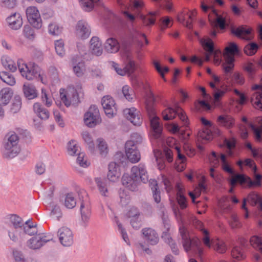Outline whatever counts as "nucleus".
I'll list each match as a JSON object with an SVG mask.
<instances>
[{
    "mask_svg": "<svg viewBox=\"0 0 262 262\" xmlns=\"http://www.w3.org/2000/svg\"><path fill=\"white\" fill-rule=\"evenodd\" d=\"M1 61L3 66L6 69L13 72L16 71L17 66L21 76L28 80L36 79L44 84L47 82L43 71L34 63L29 62L27 64L22 60H18L16 65L15 62L7 56H3Z\"/></svg>",
    "mask_w": 262,
    "mask_h": 262,
    "instance_id": "nucleus-1",
    "label": "nucleus"
},
{
    "mask_svg": "<svg viewBox=\"0 0 262 262\" xmlns=\"http://www.w3.org/2000/svg\"><path fill=\"white\" fill-rule=\"evenodd\" d=\"M179 232L185 251L189 254L197 255L201 257L204 254V249L202 246L200 240L196 237H191L187 230L183 226L180 227Z\"/></svg>",
    "mask_w": 262,
    "mask_h": 262,
    "instance_id": "nucleus-2",
    "label": "nucleus"
},
{
    "mask_svg": "<svg viewBox=\"0 0 262 262\" xmlns=\"http://www.w3.org/2000/svg\"><path fill=\"white\" fill-rule=\"evenodd\" d=\"M23 226L21 218L16 214H9L5 218L4 229L8 232L10 238L14 242L20 236Z\"/></svg>",
    "mask_w": 262,
    "mask_h": 262,
    "instance_id": "nucleus-3",
    "label": "nucleus"
},
{
    "mask_svg": "<svg viewBox=\"0 0 262 262\" xmlns=\"http://www.w3.org/2000/svg\"><path fill=\"white\" fill-rule=\"evenodd\" d=\"M147 97L146 110L149 115L151 116H153L150 119V126L152 130V134L155 139H158L160 137L162 127L160 124L159 118L154 116L155 111L154 107V103L156 99L154 93L150 90H149L147 95Z\"/></svg>",
    "mask_w": 262,
    "mask_h": 262,
    "instance_id": "nucleus-4",
    "label": "nucleus"
},
{
    "mask_svg": "<svg viewBox=\"0 0 262 262\" xmlns=\"http://www.w3.org/2000/svg\"><path fill=\"white\" fill-rule=\"evenodd\" d=\"M238 52L237 46L234 42H230L225 49L223 53L225 61L222 64V68L225 74V79H228V75L231 74L233 71L234 55Z\"/></svg>",
    "mask_w": 262,
    "mask_h": 262,
    "instance_id": "nucleus-5",
    "label": "nucleus"
},
{
    "mask_svg": "<svg viewBox=\"0 0 262 262\" xmlns=\"http://www.w3.org/2000/svg\"><path fill=\"white\" fill-rule=\"evenodd\" d=\"M18 143L19 138L15 133L10 132L7 134L4 144V156L6 158H13L19 153L20 147Z\"/></svg>",
    "mask_w": 262,
    "mask_h": 262,
    "instance_id": "nucleus-6",
    "label": "nucleus"
},
{
    "mask_svg": "<svg viewBox=\"0 0 262 262\" xmlns=\"http://www.w3.org/2000/svg\"><path fill=\"white\" fill-rule=\"evenodd\" d=\"M162 115L163 120L166 121L172 120L178 115L184 126H187L189 124L187 116L181 107L178 106V104L174 105V107H168L165 108L162 112Z\"/></svg>",
    "mask_w": 262,
    "mask_h": 262,
    "instance_id": "nucleus-7",
    "label": "nucleus"
},
{
    "mask_svg": "<svg viewBox=\"0 0 262 262\" xmlns=\"http://www.w3.org/2000/svg\"><path fill=\"white\" fill-rule=\"evenodd\" d=\"M52 239V235L50 234L39 233L29 239L27 242L26 245L31 249L36 250L40 249Z\"/></svg>",
    "mask_w": 262,
    "mask_h": 262,
    "instance_id": "nucleus-8",
    "label": "nucleus"
},
{
    "mask_svg": "<svg viewBox=\"0 0 262 262\" xmlns=\"http://www.w3.org/2000/svg\"><path fill=\"white\" fill-rule=\"evenodd\" d=\"M84 122L85 124L90 127H93L101 122V118L99 111L96 105H91L84 116Z\"/></svg>",
    "mask_w": 262,
    "mask_h": 262,
    "instance_id": "nucleus-9",
    "label": "nucleus"
},
{
    "mask_svg": "<svg viewBox=\"0 0 262 262\" xmlns=\"http://www.w3.org/2000/svg\"><path fill=\"white\" fill-rule=\"evenodd\" d=\"M60 97L64 105L69 106L72 102L78 100L77 90H75L73 86H69L66 89H61Z\"/></svg>",
    "mask_w": 262,
    "mask_h": 262,
    "instance_id": "nucleus-10",
    "label": "nucleus"
},
{
    "mask_svg": "<svg viewBox=\"0 0 262 262\" xmlns=\"http://www.w3.org/2000/svg\"><path fill=\"white\" fill-rule=\"evenodd\" d=\"M131 175L135 181L139 183L142 182L146 183L148 181V175L144 164L140 163L137 165L132 167L130 170Z\"/></svg>",
    "mask_w": 262,
    "mask_h": 262,
    "instance_id": "nucleus-11",
    "label": "nucleus"
},
{
    "mask_svg": "<svg viewBox=\"0 0 262 262\" xmlns=\"http://www.w3.org/2000/svg\"><path fill=\"white\" fill-rule=\"evenodd\" d=\"M26 15L29 23L34 28L39 29L42 26V21L38 10L34 6L27 8Z\"/></svg>",
    "mask_w": 262,
    "mask_h": 262,
    "instance_id": "nucleus-12",
    "label": "nucleus"
},
{
    "mask_svg": "<svg viewBox=\"0 0 262 262\" xmlns=\"http://www.w3.org/2000/svg\"><path fill=\"white\" fill-rule=\"evenodd\" d=\"M124 116L134 125L139 126L142 123L140 112L135 107L126 108L123 111Z\"/></svg>",
    "mask_w": 262,
    "mask_h": 262,
    "instance_id": "nucleus-13",
    "label": "nucleus"
},
{
    "mask_svg": "<svg viewBox=\"0 0 262 262\" xmlns=\"http://www.w3.org/2000/svg\"><path fill=\"white\" fill-rule=\"evenodd\" d=\"M58 236L60 243L66 247L70 246L74 241V235L72 230L66 227H62L58 231Z\"/></svg>",
    "mask_w": 262,
    "mask_h": 262,
    "instance_id": "nucleus-14",
    "label": "nucleus"
},
{
    "mask_svg": "<svg viewBox=\"0 0 262 262\" xmlns=\"http://www.w3.org/2000/svg\"><path fill=\"white\" fill-rule=\"evenodd\" d=\"M196 10L192 11L184 10L178 15V20L185 25L187 28L190 29L192 27V21L196 15Z\"/></svg>",
    "mask_w": 262,
    "mask_h": 262,
    "instance_id": "nucleus-15",
    "label": "nucleus"
},
{
    "mask_svg": "<svg viewBox=\"0 0 262 262\" xmlns=\"http://www.w3.org/2000/svg\"><path fill=\"white\" fill-rule=\"evenodd\" d=\"M101 103L105 114L108 117H112L116 114L115 103L112 97L109 96H104Z\"/></svg>",
    "mask_w": 262,
    "mask_h": 262,
    "instance_id": "nucleus-16",
    "label": "nucleus"
},
{
    "mask_svg": "<svg viewBox=\"0 0 262 262\" xmlns=\"http://www.w3.org/2000/svg\"><path fill=\"white\" fill-rule=\"evenodd\" d=\"M133 141H127L125 144V152L126 156L132 163H137L140 160L141 156L136 147H133Z\"/></svg>",
    "mask_w": 262,
    "mask_h": 262,
    "instance_id": "nucleus-17",
    "label": "nucleus"
},
{
    "mask_svg": "<svg viewBox=\"0 0 262 262\" xmlns=\"http://www.w3.org/2000/svg\"><path fill=\"white\" fill-rule=\"evenodd\" d=\"M142 237L148 244L156 245L159 241L158 234L155 230L150 228H145L142 230Z\"/></svg>",
    "mask_w": 262,
    "mask_h": 262,
    "instance_id": "nucleus-18",
    "label": "nucleus"
},
{
    "mask_svg": "<svg viewBox=\"0 0 262 262\" xmlns=\"http://www.w3.org/2000/svg\"><path fill=\"white\" fill-rule=\"evenodd\" d=\"M253 90H258L254 93L251 98V102L254 107L262 111V78L260 85H255L252 87Z\"/></svg>",
    "mask_w": 262,
    "mask_h": 262,
    "instance_id": "nucleus-19",
    "label": "nucleus"
},
{
    "mask_svg": "<svg viewBox=\"0 0 262 262\" xmlns=\"http://www.w3.org/2000/svg\"><path fill=\"white\" fill-rule=\"evenodd\" d=\"M75 34L77 37L81 39L88 38L91 34V30L88 23L82 20L79 21L76 27Z\"/></svg>",
    "mask_w": 262,
    "mask_h": 262,
    "instance_id": "nucleus-20",
    "label": "nucleus"
},
{
    "mask_svg": "<svg viewBox=\"0 0 262 262\" xmlns=\"http://www.w3.org/2000/svg\"><path fill=\"white\" fill-rule=\"evenodd\" d=\"M8 26L13 30H18L21 28L23 21L21 15L19 13H14L6 18Z\"/></svg>",
    "mask_w": 262,
    "mask_h": 262,
    "instance_id": "nucleus-21",
    "label": "nucleus"
},
{
    "mask_svg": "<svg viewBox=\"0 0 262 262\" xmlns=\"http://www.w3.org/2000/svg\"><path fill=\"white\" fill-rule=\"evenodd\" d=\"M232 32L238 37L247 40H251L253 37L251 28L247 26H239L232 29Z\"/></svg>",
    "mask_w": 262,
    "mask_h": 262,
    "instance_id": "nucleus-22",
    "label": "nucleus"
},
{
    "mask_svg": "<svg viewBox=\"0 0 262 262\" xmlns=\"http://www.w3.org/2000/svg\"><path fill=\"white\" fill-rule=\"evenodd\" d=\"M121 173L119 165L115 162H111L108 165V171L107 174L108 180L113 182L119 180Z\"/></svg>",
    "mask_w": 262,
    "mask_h": 262,
    "instance_id": "nucleus-23",
    "label": "nucleus"
},
{
    "mask_svg": "<svg viewBox=\"0 0 262 262\" xmlns=\"http://www.w3.org/2000/svg\"><path fill=\"white\" fill-rule=\"evenodd\" d=\"M164 226L167 231L163 232L162 235V238L165 241V243H167L171 247L172 251L176 254L178 253V249L177 248L176 244L173 241L171 238L169 233L168 232V230L169 229L170 225L167 221L165 220L163 222Z\"/></svg>",
    "mask_w": 262,
    "mask_h": 262,
    "instance_id": "nucleus-24",
    "label": "nucleus"
},
{
    "mask_svg": "<svg viewBox=\"0 0 262 262\" xmlns=\"http://www.w3.org/2000/svg\"><path fill=\"white\" fill-rule=\"evenodd\" d=\"M122 183L123 185L133 191L137 190L139 184L137 181H135V179L131 174L129 176L127 173L123 175Z\"/></svg>",
    "mask_w": 262,
    "mask_h": 262,
    "instance_id": "nucleus-25",
    "label": "nucleus"
},
{
    "mask_svg": "<svg viewBox=\"0 0 262 262\" xmlns=\"http://www.w3.org/2000/svg\"><path fill=\"white\" fill-rule=\"evenodd\" d=\"M80 214L82 222L86 224L91 216V207L88 202H82L80 205Z\"/></svg>",
    "mask_w": 262,
    "mask_h": 262,
    "instance_id": "nucleus-26",
    "label": "nucleus"
},
{
    "mask_svg": "<svg viewBox=\"0 0 262 262\" xmlns=\"http://www.w3.org/2000/svg\"><path fill=\"white\" fill-rule=\"evenodd\" d=\"M90 49L93 54L100 56L102 54L103 50L102 43L97 37H93L90 41Z\"/></svg>",
    "mask_w": 262,
    "mask_h": 262,
    "instance_id": "nucleus-27",
    "label": "nucleus"
},
{
    "mask_svg": "<svg viewBox=\"0 0 262 262\" xmlns=\"http://www.w3.org/2000/svg\"><path fill=\"white\" fill-rule=\"evenodd\" d=\"M217 124L227 128H230L234 125V119L232 117L228 115L219 116L216 120Z\"/></svg>",
    "mask_w": 262,
    "mask_h": 262,
    "instance_id": "nucleus-28",
    "label": "nucleus"
},
{
    "mask_svg": "<svg viewBox=\"0 0 262 262\" xmlns=\"http://www.w3.org/2000/svg\"><path fill=\"white\" fill-rule=\"evenodd\" d=\"M125 55L126 58V63L124 67V70L126 75L130 76L134 73L137 69L136 63L133 60L132 55L129 52L126 53Z\"/></svg>",
    "mask_w": 262,
    "mask_h": 262,
    "instance_id": "nucleus-29",
    "label": "nucleus"
},
{
    "mask_svg": "<svg viewBox=\"0 0 262 262\" xmlns=\"http://www.w3.org/2000/svg\"><path fill=\"white\" fill-rule=\"evenodd\" d=\"M104 48L106 51L110 53H117L119 49L120 45L118 40L115 38H108L104 45Z\"/></svg>",
    "mask_w": 262,
    "mask_h": 262,
    "instance_id": "nucleus-30",
    "label": "nucleus"
},
{
    "mask_svg": "<svg viewBox=\"0 0 262 262\" xmlns=\"http://www.w3.org/2000/svg\"><path fill=\"white\" fill-rule=\"evenodd\" d=\"M174 149L177 155L176 163L180 162V164L176 166V169L178 171H183L186 167L185 162L186 161V158L184 155L182 154L181 148L178 145H176L174 146Z\"/></svg>",
    "mask_w": 262,
    "mask_h": 262,
    "instance_id": "nucleus-31",
    "label": "nucleus"
},
{
    "mask_svg": "<svg viewBox=\"0 0 262 262\" xmlns=\"http://www.w3.org/2000/svg\"><path fill=\"white\" fill-rule=\"evenodd\" d=\"M23 90L25 96L29 100L33 99L38 96L35 87L31 84L25 83L23 85Z\"/></svg>",
    "mask_w": 262,
    "mask_h": 262,
    "instance_id": "nucleus-32",
    "label": "nucleus"
},
{
    "mask_svg": "<svg viewBox=\"0 0 262 262\" xmlns=\"http://www.w3.org/2000/svg\"><path fill=\"white\" fill-rule=\"evenodd\" d=\"M34 112L41 119L46 120L49 118L50 113L49 111L44 108L40 103H35L33 106Z\"/></svg>",
    "mask_w": 262,
    "mask_h": 262,
    "instance_id": "nucleus-33",
    "label": "nucleus"
},
{
    "mask_svg": "<svg viewBox=\"0 0 262 262\" xmlns=\"http://www.w3.org/2000/svg\"><path fill=\"white\" fill-rule=\"evenodd\" d=\"M13 95L12 90L9 88L2 89L0 91V103L6 105L9 103Z\"/></svg>",
    "mask_w": 262,
    "mask_h": 262,
    "instance_id": "nucleus-34",
    "label": "nucleus"
},
{
    "mask_svg": "<svg viewBox=\"0 0 262 262\" xmlns=\"http://www.w3.org/2000/svg\"><path fill=\"white\" fill-rule=\"evenodd\" d=\"M138 211L136 208H133L128 212V215L129 217H132L130 221V223L133 227L135 229H139L141 224L140 221L138 220Z\"/></svg>",
    "mask_w": 262,
    "mask_h": 262,
    "instance_id": "nucleus-35",
    "label": "nucleus"
},
{
    "mask_svg": "<svg viewBox=\"0 0 262 262\" xmlns=\"http://www.w3.org/2000/svg\"><path fill=\"white\" fill-rule=\"evenodd\" d=\"M95 182L100 193L102 196H108L109 192L107 187L106 181L100 178H96L95 179Z\"/></svg>",
    "mask_w": 262,
    "mask_h": 262,
    "instance_id": "nucleus-36",
    "label": "nucleus"
},
{
    "mask_svg": "<svg viewBox=\"0 0 262 262\" xmlns=\"http://www.w3.org/2000/svg\"><path fill=\"white\" fill-rule=\"evenodd\" d=\"M99 0H79L80 6L85 11H92Z\"/></svg>",
    "mask_w": 262,
    "mask_h": 262,
    "instance_id": "nucleus-37",
    "label": "nucleus"
},
{
    "mask_svg": "<svg viewBox=\"0 0 262 262\" xmlns=\"http://www.w3.org/2000/svg\"><path fill=\"white\" fill-rule=\"evenodd\" d=\"M156 12H149L147 15H141L140 18L145 26L154 25L156 21Z\"/></svg>",
    "mask_w": 262,
    "mask_h": 262,
    "instance_id": "nucleus-38",
    "label": "nucleus"
},
{
    "mask_svg": "<svg viewBox=\"0 0 262 262\" xmlns=\"http://www.w3.org/2000/svg\"><path fill=\"white\" fill-rule=\"evenodd\" d=\"M143 40L145 41V45H147L148 44V41L144 34L139 32H136L133 36V41L136 43L140 48L144 46L142 42Z\"/></svg>",
    "mask_w": 262,
    "mask_h": 262,
    "instance_id": "nucleus-39",
    "label": "nucleus"
},
{
    "mask_svg": "<svg viewBox=\"0 0 262 262\" xmlns=\"http://www.w3.org/2000/svg\"><path fill=\"white\" fill-rule=\"evenodd\" d=\"M219 206L224 212H229L231 208L229 197L223 196L219 201Z\"/></svg>",
    "mask_w": 262,
    "mask_h": 262,
    "instance_id": "nucleus-40",
    "label": "nucleus"
},
{
    "mask_svg": "<svg viewBox=\"0 0 262 262\" xmlns=\"http://www.w3.org/2000/svg\"><path fill=\"white\" fill-rule=\"evenodd\" d=\"M257 122L258 126L252 125V128L253 130L255 139L258 141H260L262 135V117H258L257 119Z\"/></svg>",
    "mask_w": 262,
    "mask_h": 262,
    "instance_id": "nucleus-41",
    "label": "nucleus"
},
{
    "mask_svg": "<svg viewBox=\"0 0 262 262\" xmlns=\"http://www.w3.org/2000/svg\"><path fill=\"white\" fill-rule=\"evenodd\" d=\"M228 223L232 229H238L242 227L243 224L235 214H232L228 220Z\"/></svg>",
    "mask_w": 262,
    "mask_h": 262,
    "instance_id": "nucleus-42",
    "label": "nucleus"
},
{
    "mask_svg": "<svg viewBox=\"0 0 262 262\" xmlns=\"http://www.w3.org/2000/svg\"><path fill=\"white\" fill-rule=\"evenodd\" d=\"M212 129L208 128H203L198 132V138L206 141L211 140L213 138Z\"/></svg>",
    "mask_w": 262,
    "mask_h": 262,
    "instance_id": "nucleus-43",
    "label": "nucleus"
},
{
    "mask_svg": "<svg viewBox=\"0 0 262 262\" xmlns=\"http://www.w3.org/2000/svg\"><path fill=\"white\" fill-rule=\"evenodd\" d=\"M37 232L36 225H33L30 220L26 221V225L23 226L22 232L27 234L29 235H32L36 234Z\"/></svg>",
    "mask_w": 262,
    "mask_h": 262,
    "instance_id": "nucleus-44",
    "label": "nucleus"
},
{
    "mask_svg": "<svg viewBox=\"0 0 262 262\" xmlns=\"http://www.w3.org/2000/svg\"><path fill=\"white\" fill-rule=\"evenodd\" d=\"M0 78L2 81L10 85H14L16 83L14 76L6 72H0Z\"/></svg>",
    "mask_w": 262,
    "mask_h": 262,
    "instance_id": "nucleus-45",
    "label": "nucleus"
},
{
    "mask_svg": "<svg viewBox=\"0 0 262 262\" xmlns=\"http://www.w3.org/2000/svg\"><path fill=\"white\" fill-rule=\"evenodd\" d=\"M220 159L223 170L229 174H233L234 171L227 160L226 156L224 154H221Z\"/></svg>",
    "mask_w": 262,
    "mask_h": 262,
    "instance_id": "nucleus-46",
    "label": "nucleus"
},
{
    "mask_svg": "<svg viewBox=\"0 0 262 262\" xmlns=\"http://www.w3.org/2000/svg\"><path fill=\"white\" fill-rule=\"evenodd\" d=\"M252 205H258L259 209L262 211V198L257 194H250L247 198Z\"/></svg>",
    "mask_w": 262,
    "mask_h": 262,
    "instance_id": "nucleus-47",
    "label": "nucleus"
},
{
    "mask_svg": "<svg viewBox=\"0 0 262 262\" xmlns=\"http://www.w3.org/2000/svg\"><path fill=\"white\" fill-rule=\"evenodd\" d=\"M79 147L76 141L72 140L70 141L67 145V151L71 156L75 155L78 151Z\"/></svg>",
    "mask_w": 262,
    "mask_h": 262,
    "instance_id": "nucleus-48",
    "label": "nucleus"
},
{
    "mask_svg": "<svg viewBox=\"0 0 262 262\" xmlns=\"http://www.w3.org/2000/svg\"><path fill=\"white\" fill-rule=\"evenodd\" d=\"M97 143L100 154L102 156H105L108 151L107 144L105 141L103 139L100 138L97 140Z\"/></svg>",
    "mask_w": 262,
    "mask_h": 262,
    "instance_id": "nucleus-49",
    "label": "nucleus"
},
{
    "mask_svg": "<svg viewBox=\"0 0 262 262\" xmlns=\"http://www.w3.org/2000/svg\"><path fill=\"white\" fill-rule=\"evenodd\" d=\"M76 205V199L72 193H69L66 195L64 200L65 206L69 209L73 208Z\"/></svg>",
    "mask_w": 262,
    "mask_h": 262,
    "instance_id": "nucleus-50",
    "label": "nucleus"
},
{
    "mask_svg": "<svg viewBox=\"0 0 262 262\" xmlns=\"http://www.w3.org/2000/svg\"><path fill=\"white\" fill-rule=\"evenodd\" d=\"M251 245L254 248L258 249L262 254V238L254 235L252 236L250 239Z\"/></svg>",
    "mask_w": 262,
    "mask_h": 262,
    "instance_id": "nucleus-51",
    "label": "nucleus"
},
{
    "mask_svg": "<svg viewBox=\"0 0 262 262\" xmlns=\"http://www.w3.org/2000/svg\"><path fill=\"white\" fill-rule=\"evenodd\" d=\"M258 48V46L256 43L251 42L246 45L244 48V52L248 56L254 55Z\"/></svg>",
    "mask_w": 262,
    "mask_h": 262,
    "instance_id": "nucleus-52",
    "label": "nucleus"
},
{
    "mask_svg": "<svg viewBox=\"0 0 262 262\" xmlns=\"http://www.w3.org/2000/svg\"><path fill=\"white\" fill-rule=\"evenodd\" d=\"M202 44L204 50L210 54L214 52L213 42L210 38L204 39L202 40Z\"/></svg>",
    "mask_w": 262,
    "mask_h": 262,
    "instance_id": "nucleus-53",
    "label": "nucleus"
},
{
    "mask_svg": "<svg viewBox=\"0 0 262 262\" xmlns=\"http://www.w3.org/2000/svg\"><path fill=\"white\" fill-rule=\"evenodd\" d=\"M231 255L232 257L237 260L244 259L245 258V255L242 251L241 247L238 246H235L233 248L231 252Z\"/></svg>",
    "mask_w": 262,
    "mask_h": 262,
    "instance_id": "nucleus-54",
    "label": "nucleus"
},
{
    "mask_svg": "<svg viewBox=\"0 0 262 262\" xmlns=\"http://www.w3.org/2000/svg\"><path fill=\"white\" fill-rule=\"evenodd\" d=\"M152 64L158 73L160 75L163 80L165 81L164 73L168 72L169 71V68L167 67L162 68L159 62L155 60L152 61Z\"/></svg>",
    "mask_w": 262,
    "mask_h": 262,
    "instance_id": "nucleus-55",
    "label": "nucleus"
},
{
    "mask_svg": "<svg viewBox=\"0 0 262 262\" xmlns=\"http://www.w3.org/2000/svg\"><path fill=\"white\" fill-rule=\"evenodd\" d=\"M81 136L85 143L88 145L89 148L91 150H93L95 146L94 143L90 133L87 132H83L82 133Z\"/></svg>",
    "mask_w": 262,
    "mask_h": 262,
    "instance_id": "nucleus-56",
    "label": "nucleus"
},
{
    "mask_svg": "<svg viewBox=\"0 0 262 262\" xmlns=\"http://www.w3.org/2000/svg\"><path fill=\"white\" fill-rule=\"evenodd\" d=\"M208 161L210 166L217 167L219 165V157L215 151L212 152L208 156Z\"/></svg>",
    "mask_w": 262,
    "mask_h": 262,
    "instance_id": "nucleus-57",
    "label": "nucleus"
},
{
    "mask_svg": "<svg viewBox=\"0 0 262 262\" xmlns=\"http://www.w3.org/2000/svg\"><path fill=\"white\" fill-rule=\"evenodd\" d=\"M41 98L42 102L45 103L47 107H50L52 105V100L50 96L48 94L47 91L45 89H41Z\"/></svg>",
    "mask_w": 262,
    "mask_h": 262,
    "instance_id": "nucleus-58",
    "label": "nucleus"
},
{
    "mask_svg": "<svg viewBox=\"0 0 262 262\" xmlns=\"http://www.w3.org/2000/svg\"><path fill=\"white\" fill-rule=\"evenodd\" d=\"M24 36L29 40H33L35 37L34 30L29 26H25L23 29Z\"/></svg>",
    "mask_w": 262,
    "mask_h": 262,
    "instance_id": "nucleus-59",
    "label": "nucleus"
},
{
    "mask_svg": "<svg viewBox=\"0 0 262 262\" xmlns=\"http://www.w3.org/2000/svg\"><path fill=\"white\" fill-rule=\"evenodd\" d=\"M55 49L58 55L62 56L65 53L64 43L62 40H57L55 41Z\"/></svg>",
    "mask_w": 262,
    "mask_h": 262,
    "instance_id": "nucleus-60",
    "label": "nucleus"
},
{
    "mask_svg": "<svg viewBox=\"0 0 262 262\" xmlns=\"http://www.w3.org/2000/svg\"><path fill=\"white\" fill-rule=\"evenodd\" d=\"M77 162L80 166L83 167H87L90 164V163L87 160L85 154L83 152H81L78 154Z\"/></svg>",
    "mask_w": 262,
    "mask_h": 262,
    "instance_id": "nucleus-61",
    "label": "nucleus"
},
{
    "mask_svg": "<svg viewBox=\"0 0 262 262\" xmlns=\"http://www.w3.org/2000/svg\"><path fill=\"white\" fill-rule=\"evenodd\" d=\"M172 25V19L168 16H163L160 19V27L161 30H165Z\"/></svg>",
    "mask_w": 262,
    "mask_h": 262,
    "instance_id": "nucleus-62",
    "label": "nucleus"
},
{
    "mask_svg": "<svg viewBox=\"0 0 262 262\" xmlns=\"http://www.w3.org/2000/svg\"><path fill=\"white\" fill-rule=\"evenodd\" d=\"M177 199L181 209H183L187 207L186 199L183 194L181 190H179L177 192Z\"/></svg>",
    "mask_w": 262,
    "mask_h": 262,
    "instance_id": "nucleus-63",
    "label": "nucleus"
},
{
    "mask_svg": "<svg viewBox=\"0 0 262 262\" xmlns=\"http://www.w3.org/2000/svg\"><path fill=\"white\" fill-rule=\"evenodd\" d=\"M122 91L124 96L127 100L130 101L133 99L134 92L128 85H124Z\"/></svg>",
    "mask_w": 262,
    "mask_h": 262,
    "instance_id": "nucleus-64",
    "label": "nucleus"
}]
</instances>
